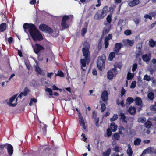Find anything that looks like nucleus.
Here are the masks:
<instances>
[{"label":"nucleus","mask_w":156,"mask_h":156,"mask_svg":"<svg viewBox=\"0 0 156 156\" xmlns=\"http://www.w3.org/2000/svg\"><path fill=\"white\" fill-rule=\"evenodd\" d=\"M126 43L129 46H132L133 45V43H134V41L133 40H130L129 39H127L126 40Z\"/></svg>","instance_id":"obj_34"},{"label":"nucleus","mask_w":156,"mask_h":156,"mask_svg":"<svg viewBox=\"0 0 156 156\" xmlns=\"http://www.w3.org/2000/svg\"><path fill=\"white\" fill-rule=\"evenodd\" d=\"M143 79L144 80H146L147 81H150L151 80V78L150 76H148L146 74L144 76Z\"/></svg>","instance_id":"obj_49"},{"label":"nucleus","mask_w":156,"mask_h":156,"mask_svg":"<svg viewBox=\"0 0 156 156\" xmlns=\"http://www.w3.org/2000/svg\"><path fill=\"white\" fill-rule=\"evenodd\" d=\"M137 65L136 63H134L133 65L132 68V71L133 72L135 71L137 69Z\"/></svg>","instance_id":"obj_50"},{"label":"nucleus","mask_w":156,"mask_h":156,"mask_svg":"<svg viewBox=\"0 0 156 156\" xmlns=\"http://www.w3.org/2000/svg\"><path fill=\"white\" fill-rule=\"evenodd\" d=\"M112 15H109L106 18V20L109 23H110L112 20Z\"/></svg>","instance_id":"obj_38"},{"label":"nucleus","mask_w":156,"mask_h":156,"mask_svg":"<svg viewBox=\"0 0 156 156\" xmlns=\"http://www.w3.org/2000/svg\"><path fill=\"white\" fill-rule=\"evenodd\" d=\"M151 81L152 83L154 84V85H156V81L154 79V77H152L151 78Z\"/></svg>","instance_id":"obj_63"},{"label":"nucleus","mask_w":156,"mask_h":156,"mask_svg":"<svg viewBox=\"0 0 156 156\" xmlns=\"http://www.w3.org/2000/svg\"><path fill=\"white\" fill-rule=\"evenodd\" d=\"M30 92V90L28 88L26 87L24 88L23 92H21L18 97H19L21 99L22 96H26L28 95V94Z\"/></svg>","instance_id":"obj_13"},{"label":"nucleus","mask_w":156,"mask_h":156,"mask_svg":"<svg viewBox=\"0 0 156 156\" xmlns=\"http://www.w3.org/2000/svg\"><path fill=\"white\" fill-rule=\"evenodd\" d=\"M35 70L40 75H41L43 72L42 70L38 66L36 67Z\"/></svg>","instance_id":"obj_37"},{"label":"nucleus","mask_w":156,"mask_h":156,"mask_svg":"<svg viewBox=\"0 0 156 156\" xmlns=\"http://www.w3.org/2000/svg\"><path fill=\"white\" fill-rule=\"evenodd\" d=\"M128 112L131 114H135L136 112V109L134 107H130L128 110Z\"/></svg>","instance_id":"obj_24"},{"label":"nucleus","mask_w":156,"mask_h":156,"mask_svg":"<svg viewBox=\"0 0 156 156\" xmlns=\"http://www.w3.org/2000/svg\"><path fill=\"white\" fill-rule=\"evenodd\" d=\"M8 144L6 143L4 144L0 145V149L2 151L4 150L6 148L7 149V144Z\"/></svg>","instance_id":"obj_35"},{"label":"nucleus","mask_w":156,"mask_h":156,"mask_svg":"<svg viewBox=\"0 0 156 156\" xmlns=\"http://www.w3.org/2000/svg\"><path fill=\"white\" fill-rule=\"evenodd\" d=\"M41 128L40 130V135L41 136H45L46 135L47 125L43 124V126H41Z\"/></svg>","instance_id":"obj_11"},{"label":"nucleus","mask_w":156,"mask_h":156,"mask_svg":"<svg viewBox=\"0 0 156 156\" xmlns=\"http://www.w3.org/2000/svg\"><path fill=\"white\" fill-rule=\"evenodd\" d=\"M132 33L131 31L129 30H126L124 31V34L126 35H129Z\"/></svg>","instance_id":"obj_51"},{"label":"nucleus","mask_w":156,"mask_h":156,"mask_svg":"<svg viewBox=\"0 0 156 156\" xmlns=\"http://www.w3.org/2000/svg\"><path fill=\"white\" fill-rule=\"evenodd\" d=\"M133 77L134 76L133 75H132L131 73L129 72H128L127 76V79L128 80H129L132 79Z\"/></svg>","instance_id":"obj_39"},{"label":"nucleus","mask_w":156,"mask_h":156,"mask_svg":"<svg viewBox=\"0 0 156 156\" xmlns=\"http://www.w3.org/2000/svg\"><path fill=\"white\" fill-rule=\"evenodd\" d=\"M104 44L105 45V48H107L109 45L108 40L105 39Z\"/></svg>","instance_id":"obj_55"},{"label":"nucleus","mask_w":156,"mask_h":156,"mask_svg":"<svg viewBox=\"0 0 156 156\" xmlns=\"http://www.w3.org/2000/svg\"><path fill=\"white\" fill-rule=\"evenodd\" d=\"M120 138V136L119 133H115L112 136L113 140H119Z\"/></svg>","instance_id":"obj_22"},{"label":"nucleus","mask_w":156,"mask_h":156,"mask_svg":"<svg viewBox=\"0 0 156 156\" xmlns=\"http://www.w3.org/2000/svg\"><path fill=\"white\" fill-rule=\"evenodd\" d=\"M106 16V14H105L103 12H102L101 10H98L95 15L94 19L97 20H101L103 19Z\"/></svg>","instance_id":"obj_9"},{"label":"nucleus","mask_w":156,"mask_h":156,"mask_svg":"<svg viewBox=\"0 0 156 156\" xmlns=\"http://www.w3.org/2000/svg\"><path fill=\"white\" fill-rule=\"evenodd\" d=\"M16 95H14L12 97H11L9 100V102L10 103L9 104V105L10 106L14 107L16 106L17 104V103H11L13 101L15 100L16 98Z\"/></svg>","instance_id":"obj_17"},{"label":"nucleus","mask_w":156,"mask_h":156,"mask_svg":"<svg viewBox=\"0 0 156 156\" xmlns=\"http://www.w3.org/2000/svg\"><path fill=\"white\" fill-rule=\"evenodd\" d=\"M115 53L114 52H111L109 55L108 59L109 61H112L113 60V58L115 57Z\"/></svg>","instance_id":"obj_21"},{"label":"nucleus","mask_w":156,"mask_h":156,"mask_svg":"<svg viewBox=\"0 0 156 156\" xmlns=\"http://www.w3.org/2000/svg\"><path fill=\"white\" fill-rule=\"evenodd\" d=\"M147 97L149 100H153L154 97V94L152 92H150L148 94Z\"/></svg>","instance_id":"obj_25"},{"label":"nucleus","mask_w":156,"mask_h":156,"mask_svg":"<svg viewBox=\"0 0 156 156\" xmlns=\"http://www.w3.org/2000/svg\"><path fill=\"white\" fill-rule=\"evenodd\" d=\"M111 149L110 148H108L107 150L102 153L103 156H109L111 153Z\"/></svg>","instance_id":"obj_29"},{"label":"nucleus","mask_w":156,"mask_h":156,"mask_svg":"<svg viewBox=\"0 0 156 156\" xmlns=\"http://www.w3.org/2000/svg\"><path fill=\"white\" fill-rule=\"evenodd\" d=\"M106 57L104 55H102L101 56H99L97 61V66L100 71L104 69Z\"/></svg>","instance_id":"obj_2"},{"label":"nucleus","mask_w":156,"mask_h":156,"mask_svg":"<svg viewBox=\"0 0 156 156\" xmlns=\"http://www.w3.org/2000/svg\"><path fill=\"white\" fill-rule=\"evenodd\" d=\"M112 35L111 34H108V36L107 37H106L105 38V39H106L108 40H109L111 39L112 38Z\"/></svg>","instance_id":"obj_56"},{"label":"nucleus","mask_w":156,"mask_h":156,"mask_svg":"<svg viewBox=\"0 0 156 156\" xmlns=\"http://www.w3.org/2000/svg\"><path fill=\"white\" fill-rule=\"evenodd\" d=\"M97 48L99 50H100L102 48V44L101 41H100L98 44Z\"/></svg>","instance_id":"obj_58"},{"label":"nucleus","mask_w":156,"mask_h":156,"mask_svg":"<svg viewBox=\"0 0 156 156\" xmlns=\"http://www.w3.org/2000/svg\"><path fill=\"white\" fill-rule=\"evenodd\" d=\"M151 108L152 110L154 111H156V101L155 102L154 105L151 106Z\"/></svg>","instance_id":"obj_54"},{"label":"nucleus","mask_w":156,"mask_h":156,"mask_svg":"<svg viewBox=\"0 0 156 156\" xmlns=\"http://www.w3.org/2000/svg\"><path fill=\"white\" fill-rule=\"evenodd\" d=\"M8 154L10 156H11L13 153V149L12 146L10 144H7V147Z\"/></svg>","instance_id":"obj_15"},{"label":"nucleus","mask_w":156,"mask_h":156,"mask_svg":"<svg viewBox=\"0 0 156 156\" xmlns=\"http://www.w3.org/2000/svg\"><path fill=\"white\" fill-rule=\"evenodd\" d=\"M144 126L147 129H149L152 126V123L150 121H147L144 124Z\"/></svg>","instance_id":"obj_28"},{"label":"nucleus","mask_w":156,"mask_h":156,"mask_svg":"<svg viewBox=\"0 0 156 156\" xmlns=\"http://www.w3.org/2000/svg\"><path fill=\"white\" fill-rule=\"evenodd\" d=\"M126 90L123 88H122L121 90V96H123L125 94Z\"/></svg>","instance_id":"obj_59"},{"label":"nucleus","mask_w":156,"mask_h":156,"mask_svg":"<svg viewBox=\"0 0 156 156\" xmlns=\"http://www.w3.org/2000/svg\"><path fill=\"white\" fill-rule=\"evenodd\" d=\"M138 121L140 122L144 123L145 122L146 119L144 117H140L138 119Z\"/></svg>","instance_id":"obj_46"},{"label":"nucleus","mask_w":156,"mask_h":156,"mask_svg":"<svg viewBox=\"0 0 156 156\" xmlns=\"http://www.w3.org/2000/svg\"><path fill=\"white\" fill-rule=\"evenodd\" d=\"M106 108V105L105 104L103 103L101 104V112H103Z\"/></svg>","instance_id":"obj_43"},{"label":"nucleus","mask_w":156,"mask_h":156,"mask_svg":"<svg viewBox=\"0 0 156 156\" xmlns=\"http://www.w3.org/2000/svg\"><path fill=\"white\" fill-rule=\"evenodd\" d=\"M119 132L120 134H123L125 133V128L121 126H119Z\"/></svg>","instance_id":"obj_27"},{"label":"nucleus","mask_w":156,"mask_h":156,"mask_svg":"<svg viewBox=\"0 0 156 156\" xmlns=\"http://www.w3.org/2000/svg\"><path fill=\"white\" fill-rule=\"evenodd\" d=\"M118 118L117 115L116 114H114L113 115L112 118H111L110 120L111 121L113 122L117 120Z\"/></svg>","instance_id":"obj_42"},{"label":"nucleus","mask_w":156,"mask_h":156,"mask_svg":"<svg viewBox=\"0 0 156 156\" xmlns=\"http://www.w3.org/2000/svg\"><path fill=\"white\" fill-rule=\"evenodd\" d=\"M149 45L152 47H154L155 44V41L152 39L149 41Z\"/></svg>","instance_id":"obj_41"},{"label":"nucleus","mask_w":156,"mask_h":156,"mask_svg":"<svg viewBox=\"0 0 156 156\" xmlns=\"http://www.w3.org/2000/svg\"><path fill=\"white\" fill-rule=\"evenodd\" d=\"M13 41V39L12 37H9L8 39V42L10 44H11Z\"/></svg>","instance_id":"obj_62"},{"label":"nucleus","mask_w":156,"mask_h":156,"mask_svg":"<svg viewBox=\"0 0 156 156\" xmlns=\"http://www.w3.org/2000/svg\"><path fill=\"white\" fill-rule=\"evenodd\" d=\"M109 30V29H104L103 31L102 34L104 35H107L108 33Z\"/></svg>","instance_id":"obj_48"},{"label":"nucleus","mask_w":156,"mask_h":156,"mask_svg":"<svg viewBox=\"0 0 156 156\" xmlns=\"http://www.w3.org/2000/svg\"><path fill=\"white\" fill-rule=\"evenodd\" d=\"M134 101V99L131 97H128L126 101V103L128 104H130Z\"/></svg>","instance_id":"obj_33"},{"label":"nucleus","mask_w":156,"mask_h":156,"mask_svg":"<svg viewBox=\"0 0 156 156\" xmlns=\"http://www.w3.org/2000/svg\"><path fill=\"white\" fill-rule=\"evenodd\" d=\"M34 51L37 55L41 51L44 50V48L42 45L38 44L35 43L34 46H32Z\"/></svg>","instance_id":"obj_6"},{"label":"nucleus","mask_w":156,"mask_h":156,"mask_svg":"<svg viewBox=\"0 0 156 156\" xmlns=\"http://www.w3.org/2000/svg\"><path fill=\"white\" fill-rule=\"evenodd\" d=\"M39 29L43 32H46L49 34H51L53 32V30L49 27L48 25L44 24H41L39 27Z\"/></svg>","instance_id":"obj_5"},{"label":"nucleus","mask_w":156,"mask_h":156,"mask_svg":"<svg viewBox=\"0 0 156 156\" xmlns=\"http://www.w3.org/2000/svg\"><path fill=\"white\" fill-rule=\"evenodd\" d=\"M141 51H138V52L136 51V56L137 58H138L140 55V53H141Z\"/></svg>","instance_id":"obj_61"},{"label":"nucleus","mask_w":156,"mask_h":156,"mask_svg":"<svg viewBox=\"0 0 156 156\" xmlns=\"http://www.w3.org/2000/svg\"><path fill=\"white\" fill-rule=\"evenodd\" d=\"M52 89L53 90H60L61 91H62V89L58 88L55 85H54L52 86Z\"/></svg>","instance_id":"obj_57"},{"label":"nucleus","mask_w":156,"mask_h":156,"mask_svg":"<svg viewBox=\"0 0 156 156\" xmlns=\"http://www.w3.org/2000/svg\"><path fill=\"white\" fill-rule=\"evenodd\" d=\"M23 27L25 30L28 29L30 35L34 41H41L43 39L42 35L34 24L25 23L23 25Z\"/></svg>","instance_id":"obj_1"},{"label":"nucleus","mask_w":156,"mask_h":156,"mask_svg":"<svg viewBox=\"0 0 156 156\" xmlns=\"http://www.w3.org/2000/svg\"><path fill=\"white\" fill-rule=\"evenodd\" d=\"M70 19V17L68 15H65L62 18L61 22V26L64 29L67 28L69 27V25L66 23Z\"/></svg>","instance_id":"obj_8"},{"label":"nucleus","mask_w":156,"mask_h":156,"mask_svg":"<svg viewBox=\"0 0 156 156\" xmlns=\"http://www.w3.org/2000/svg\"><path fill=\"white\" fill-rule=\"evenodd\" d=\"M119 116H121L120 119L121 120L122 122H124L126 123H127V121L126 119V117L124 113H120L119 115Z\"/></svg>","instance_id":"obj_20"},{"label":"nucleus","mask_w":156,"mask_h":156,"mask_svg":"<svg viewBox=\"0 0 156 156\" xmlns=\"http://www.w3.org/2000/svg\"><path fill=\"white\" fill-rule=\"evenodd\" d=\"M151 57V54L148 53V54H145L143 55L142 58L143 61L147 62L150 61Z\"/></svg>","instance_id":"obj_14"},{"label":"nucleus","mask_w":156,"mask_h":156,"mask_svg":"<svg viewBox=\"0 0 156 156\" xmlns=\"http://www.w3.org/2000/svg\"><path fill=\"white\" fill-rule=\"evenodd\" d=\"M122 47V45L121 43L115 44L114 51L117 55H119V51Z\"/></svg>","instance_id":"obj_10"},{"label":"nucleus","mask_w":156,"mask_h":156,"mask_svg":"<svg viewBox=\"0 0 156 156\" xmlns=\"http://www.w3.org/2000/svg\"><path fill=\"white\" fill-rule=\"evenodd\" d=\"M112 130L110 128H108L106 130L107 137L108 138L109 137L112 135ZM105 137H106L105 135Z\"/></svg>","instance_id":"obj_30"},{"label":"nucleus","mask_w":156,"mask_h":156,"mask_svg":"<svg viewBox=\"0 0 156 156\" xmlns=\"http://www.w3.org/2000/svg\"><path fill=\"white\" fill-rule=\"evenodd\" d=\"M136 86V81H134L132 82L130 85V88L132 89L134 88Z\"/></svg>","instance_id":"obj_52"},{"label":"nucleus","mask_w":156,"mask_h":156,"mask_svg":"<svg viewBox=\"0 0 156 156\" xmlns=\"http://www.w3.org/2000/svg\"><path fill=\"white\" fill-rule=\"evenodd\" d=\"M45 91H46L48 92L50 95H52L53 91L52 89L51 88H46V89H45Z\"/></svg>","instance_id":"obj_44"},{"label":"nucleus","mask_w":156,"mask_h":156,"mask_svg":"<svg viewBox=\"0 0 156 156\" xmlns=\"http://www.w3.org/2000/svg\"><path fill=\"white\" fill-rule=\"evenodd\" d=\"M110 128L112 129V131L115 132L116 131L117 129V126L115 124L114 122H112L111 123L110 126Z\"/></svg>","instance_id":"obj_18"},{"label":"nucleus","mask_w":156,"mask_h":156,"mask_svg":"<svg viewBox=\"0 0 156 156\" xmlns=\"http://www.w3.org/2000/svg\"><path fill=\"white\" fill-rule=\"evenodd\" d=\"M127 153L129 156H132L133 154V151L131 148L129 147L127 150Z\"/></svg>","instance_id":"obj_36"},{"label":"nucleus","mask_w":156,"mask_h":156,"mask_svg":"<svg viewBox=\"0 0 156 156\" xmlns=\"http://www.w3.org/2000/svg\"><path fill=\"white\" fill-rule=\"evenodd\" d=\"M139 0H133L129 2L128 5L130 7H133L139 4Z\"/></svg>","instance_id":"obj_16"},{"label":"nucleus","mask_w":156,"mask_h":156,"mask_svg":"<svg viewBox=\"0 0 156 156\" xmlns=\"http://www.w3.org/2000/svg\"><path fill=\"white\" fill-rule=\"evenodd\" d=\"M55 75L56 76H58L61 77H64V76L63 72L60 70H58V71L57 73L55 74Z\"/></svg>","instance_id":"obj_32"},{"label":"nucleus","mask_w":156,"mask_h":156,"mask_svg":"<svg viewBox=\"0 0 156 156\" xmlns=\"http://www.w3.org/2000/svg\"><path fill=\"white\" fill-rule=\"evenodd\" d=\"M90 55H88L87 57L84 56L85 58H81L80 59V63L81 64V66L82 69L85 71V69L83 68V67H85L86 66V62L88 63L90 61Z\"/></svg>","instance_id":"obj_7"},{"label":"nucleus","mask_w":156,"mask_h":156,"mask_svg":"<svg viewBox=\"0 0 156 156\" xmlns=\"http://www.w3.org/2000/svg\"><path fill=\"white\" fill-rule=\"evenodd\" d=\"M87 32V28H83L81 30V35L82 36L85 35V33Z\"/></svg>","instance_id":"obj_45"},{"label":"nucleus","mask_w":156,"mask_h":156,"mask_svg":"<svg viewBox=\"0 0 156 156\" xmlns=\"http://www.w3.org/2000/svg\"><path fill=\"white\" fill-rule=\"evenodd\" d=\"M142 44L141 43L138 44L136 48H138V50L139 51H141V49L142 48Z\"/></svg>","instance_id":"obj_53"},{"label":"nucleus","mask_w":156,"mask_h":156,"mask_svg":"<svg viewBox=\"0 0 156 156\" xmlns=\"http://www.w3.org/2000/svg\"><path fill=\"white\" fill-rule=\"evenodd\" d=\"M141 142V140L139 138H136L134 140V144L136 146H138L140 145Z\"/></svg>","instance_id":"obj_31"},{"label":"nucleus","mask_w":156,"mask_h":156,"mask_svg":"<svg viewBox=\"0 0 156 156\" xmlns=\"http://www.w3.org/2000/svg\"><path fill=\"white\" fill-rule=\"evenodd\" d=\"M7 25L5 23H3L0 24V31L3 32L5 31L7 28Z\"/></svg>","instance_id":"obj_19"},{"label":"nucleus","mask_w":156,"mask_h":156,"mask_svg":"<svg viewBox=\"0 0 156 156\" xmlns=\"http://www.w3.org/2000/svg\"><path fill=\"white\" fill-rule=\"evenodd\" d=\"M108 6H104L103 7V9H102V12H104V13L105 14H106H106L107 13V12H108Z\"/></svg>","instance_id":"obj_47"},{"label":"nucleus","mask_w":156,"mask_h":156,"mask_svg":"<svg viewBox=\"0 0 156 156\" xmlns=\"http://www.w3.org/2000/svg\"><path fill=\"white\" fill-rule=\"evenodd\" d=\"M136 104L138 105H140L142 103V101L141 98L139 97H136L135 100Z\"/></svg>","instance_id":"obj_23"},{"label":"nucleus","mask_w":156,"mask_h":156,"mask_svg":"<svg viewBox=\"0 0 156 156\" xmlns=\"http://www.w3.org/2000/svg\"><path fill=\"white\" fill-rule=\"evenodd\" d=\"M101 98L103 101H107L108 99V94L107 91L104 90L103 91L101 95Z\"/></svg>","instance_id":"obj_12"},{"label":"nucleus","mask_w":156,"mask_h":156,"mask_svg":"<svg viewBox=\"0 0 156 156\" xmlns=\"http://www.w3.org/2000/svg\"><path fill=\"white\" fill-rule=\"evenodd\" d=\"M79 122L80 126L85 124L84 120L82 116L80 117Z\"/></svg>","instance_id":"obj_40"},{"label":"nucleus","mask_w":156,"mask_h":156,"mask_svg":"<svg viewBox=\"0 0 156 156\" xmlns=\"http://www.w3.org/2000/svg\"><path fill=\"white\" fill-rule=\"evenodd\" d=\"M42 154L44 156H55V155L54 151L48 147L44 149Z\"/></svg>","instance_id":"obj_4"},{"label":"nucleus","mask_w":156,"mask_h":156,"mask_svg":"<svg viewBox=\"0 0 156 156\" xmlns=\"http://www.w3.org/2000/svg\"><path fill=\"white\" fill-rule=\"evenodd\" d=\"M114 150L117 152H120L119 147L117 146H116L115 148H114Z\"/></svg>","instance_id":"obj_64"},{"label":"nucleus","mask_w":156,"mask_h":156,"mask_svg":"<svg viewBox=\"0 0 156 156\" xmlns=\"http://www.w3.org/2000/svg\"><path fill=\"white\" fill-rule=\"evenodd\" d=\"M144 17L145 19H148V18L150 20H151L152 19V17L151 16L147 14H145L144 16Z\"/></svg>","instance_id":"obj_60"},{"label":"nucleus","mask_w":156,"mask_h":156,"mask_svg":"<svg viewBox=\"0 0 156 156\" xmlns=\"http://www.w3.org/2000/svg\"><path fill=\"white\" fill-rule=\"evenodd\" d=\"M114 76V74L112 71H109L107 73V77L109 79L111 80L113 79Z\"/></svg>","instance_id":"obj_26"},{"label":"nucleus","mask_w":156,"mask_h":156,"mask_svg":"<svg viewBox=\"0 0 156 156\" xmlns=\"http://www.w3.org/2000/svg\"><path fill=\"white\" fill-rule=\"evenodd\" d=\"M83 48L82 49L83 55V56L87 57L88 55L90 56L89 50L90 46L89 43L85 42L83 44Z\"/></svg>","instance_id":"obj_3"}]
</instances>
